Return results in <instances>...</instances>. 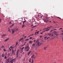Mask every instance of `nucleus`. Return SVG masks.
I'll use <instances>...</instances> for the list:
<instances>
[{
	"mask_svg": "<svg viewBox=\"0 0 63 63\" xmlns=\"http://www.w3.org/2000/svg\"><path fill=\"white\" fill-rule=\"evenodd\" d=\"M29 49L30 48L29 47V46H26V47L24 48L25 51H28L29 50Z\"/></svg>",
	"mask_w": 63,
	"mask_h": 63,
	"instance_id": "obj_1",
	"label": "nucleus"
},
{
	"mask_svg": "<svg viewBox=\"0 0 63 63\" xmlns=\"http://www.w3.org/2000/svg\"><path fill=\"white\" fill-rule=\"evenodd\" d=\"M15 30H16V31H17V30H18V29L16 28H14V30L12 29V34H14V33H15Z\"/></svg>",
	"mask_w": 63,
	"mask_h": 63,
	"instance_id": "obj_2",
	"label": "nucleus"
},
{
	"mask_svg": "<svg viewBox=\"0 0 63 63\" xmlns=\"http://www.w3.org/2000/svg\"><path fill=\"white\" fill-rule=\"evenodd\" d=\"M16 60V59H13L11 60V61L10 62V63H13V62H14V61H15V60Z\"/></svg>",
	"mask_w": 63,
	"mask_h": 63,
	"instance_id": "obj_3",
	"label": "nucleus"
},
{
	"mask_svg": "<svg viewBox=\"0 0 63 63\" xmlns=\"http://www.w3.org/2000/svg\"><path fill=\"white\" fill-rule=\"evenodd\" d=\"M48 17H47L46 18V20L45 19L44 20V21L45 22H47V21H48Z\"/></svg>",
	"mask_w": 63,
	"mask_h": 63,
	"instance_id": "obj_4",
	"label": "nucleus"
},
{
	"mask_svg": "<svg viewBox=\"0 0 63 63\" xmlns=\"http://www.w3.org/2000/svg\"><path fill=\"white\" fill-rule=\"evenodd\" d=\"M12 54H13V55H15V51H14V50L13 49H12Z\"/></svg>",
	"mask_w": 63,
	"mask_h": 63,
	"instance_id": "obj_5",
	"label": "nucleus"
},
{
	"mask_svg": "<svg viewBox=\"0 0 63 63\" xmlns=\"http://www.w3.org/2000/svg\"><path fill=\"white\" fill-rule=\"evenodd\" d=\"M19 50H17V51L16 52V55H18V52H19Z\"/></svg>",
	"mask_w": 63,
	"mask_h": 63,
	"instance_id": "obj_6",
	"label": "nucleus"
},
{
	"mask_svg": "<svg viewBox=\"0 0 63 63\" xmlns=\"http://www.w3.org/2000/svg\"><path fill=\"white\" fill-rule=\"evenodd\" d=\"M11 49H12L13 47L12 46H11L9 48V49L10 50V51H11Z\"/></svg>",
	"mask_w": 63,
	"mask_h": 63,
	"instance_id": "obj_7",
	"label": "nucleus"
},
{
	"mask_svg": "<svg viewBox=\"0 0 63 63\" xmlns=\"http://www.w3.org/2000/svg\"><path fill=\"white\" fill-rule=\"evenodd\" d=\"M8 32H11V29H10V28H8Z\"/></svg>",
	"mask_w": 63,
	"mask_h": 63,
	"instance_id": "obj_8",
	"label": "nucleus"
},
{
	"mask_svg": "<svg viewBox=\"0 0 63 63\" xmlns=\"http://www.w3.org/2000/svg\"><path fill=\"white\" fill-rule=\"evenodd\" d=\"M9 62V60L8 59H7L6 60V63H8Z\"/></svg>",
	"mask_w": 63,
	"mask_h": 63,
	"instance_id": "obj_9",
	"label": "nucleus"
},
{
	"mask_svg": "<svg viewBox=\"0 0 63 63\" xmlns=\"http://www.w3.org/2000/svg\"><path fill=\"white\" fill-rule=\"evenodd\" d=\"M32 51H30L29 53H28V55H29V54H30V53H31V52H32Z\"/></svg>",
	"mask_w": 63,
	"mask_h": 63,
	"instance_id": "obj_10",
	"label": "nucleus"
},
{
	"mask_svg": "<svg viewBox=\"0 0 63 63\" xmlns=\"http://www.w3.org/2000/svg\"><path fill=\"white\" fill-rule=\"evenodd\" d=\"M9 38H8L6 39L4 41V42H7L8 41V40H9Z\"/></svg>",
	"mask_w": 63,
	"mask_h": 63,
	"instance_id": "obj_11",
	"label": "nucleus"
},
{
	"mask_svg": "<svg viewBox=\"0 0 63 63\" xmlns=\"http://www.w3.org/2000/svg\"><path fill=\"white\" fill-rule=\"evenodd\" d=\"M23 39V38H21L19 40V41H21Z\"/></svg>",
	"mask_w": 63,
	"mask_h": 63,
	"instance_id": "obj_12",
	"label": "nucleus"
},
{
	"mask_svg": "<svg viewBox=\"0 0 63 63\" xmlns=\"http://www.w3.org/2000/svg\"><path fill=\"white\" fill-rule=\"evenodd\" d=\"M40 42H37V45H38V46L40 45Z\"/></svg>",
	"mask_w": 63,
	"mask_h": 63,
	"instance_id": "obj_13",
	"label": "nucleus"
},
{
	"mask_svg": "<svg viewBox=\"0 0 63 63\" xmlns=\"http://www.w3.org/2000/svg\"><path fill=\"white\" fill-rule=\"evenodd\" d=\"M5 47L4 45H3L1 47V48H4V47Z\"/></svg>",
	"mask_w": 63,
	"mask_h": 63,
	"instance_id": "obj_14",
	"label": "nucleus"
},
{
	"mask_svg": "<svg viewBox=\"0 0 63 63\" xmlns=\"http://www.w3.org/2000/svg\"><path fill=\"white\" fill-rule=\"evenodd\" d=\"M6 36V34H3L2 36V37H5Z\"/></svg>",
	"mask_w": 63,
	"mask_h": 63,
	"instance_id": "obj_15",
	"label": "nucleus"
},
{
	"mask_svg": "<svg viewBox=\"0 0 63 63\" xmlns=\"http://www.w3.org/2000/svg\"><path fill=\"white\" fill-rule=\"evenodd\" d=\"M36 45V43H35L34 44H33V45H32V46H33V47H35V46Z\"/></svg>",
	"mask_w": 63,
	"mask_h": 63,
	"instance_id": "obj_16",
	"label": "nucleus"
},
{
	"mask_svg": "<svg viewBox=\"0 0 63 63\" xmlns=\"http://www.w3.org/2000/svg\"><path fill=\"white\" fill-rule=\"evenodd\" d=\"M24 47H23L22 48H21V51H22V50H23V49H24Z\"/></svg>",
	"mask_w": 63,
	"mask_h": 63,
	"instance_id": "obj_17",
	"label": "nucleus"
},
{
	"mask_svg": "<svg viewBox=\"0 0 63 63\" xmlns=\"http://www.w3.org/2000/svg\"><path fill=\"white\" fill-rule=\"evenodd\" d=\"M14 25V24H13L12 25L10 26V28L12 27H13V25Z\"/></svg>",
	"mask_w": 63,
	"mask_h": 63,
	"instance_id": "obj_18",
	"label": "nucleus"
},
{
	"mask_svg": "<svg viewBox=\"0 0 63 63\" xmlns=\"http://www.w3.org/2000/svg\"><path fill=\"white\" fill-rule=\"evenodd\" d=\"M44 30L42 31L43 33H45V32L46 31V29L45 30L44 29Z\"/></svg>",
	"mask_w": 63,
	"mask_h": 63,
	"instance_id": "obj_19",
	"label": "nucleus"
},
{
	"mask_svg": "<svg viewBox=\"0 0 63 63\" xmlns=\"http://www.w3.org/2000/svg\"><path fill=\"white\" fill-rule=\"evenodd\" d=\"M44 49L46 50L47 49V47H46L44 48Z\"/></svg>",
	"mask_w": 63,
	"mask_h": 63,
	"instance_id": "obj_20",
	"label": "nucleus"
},
{
	"mask_svg": "<svg viewBox=\"0 0 63 63\" xmlns=\"http://www.w3.org/2000/svg\"><path fill=\"white\" fill-rule=\"evenodd\" d=\"M47 35H49L51 37V34L50 33H48Z\"/></svg>",
	"mask_w": 63,
	"mask_h": 63,
	"instance_id": "obj_21",
	"label": "nucleus"
},
{
	"mask_svg": "<svg viewBox=\"0 0 63 63\" xmlns=\"http://www.w3.org/2000/svg\"><path fill=\"white\" fill-rule=\"evenodd\" d=\"M52 27H53V26H51L49 27V28L50 29L51 28H52Z\"/></svg>",
	"mask_w": 63,
	"mask_h": 63,
	"instance_id": "obj_22",
	"label": "nucleus"
},
{
	"mask_svg": "<svg viewBox=\"0 0 63 63\" xmlns=\"http://www.w3.org/2000/svg\"><path fill=\"white\" fill-rule=\"evenodd\" d=\"M35 56V55H34V54L33 55H32V56L31 57V58H33L34 57V56Z\"/></svg>",
	"mask_w": 63,
	"mask_h": 63,
	"instance_id": "obj_23",
	"label": "nucleus"
},
{
	"mask_svg": "<svg viewBox=\"0 0 63 63\" xmlns=\"http://www.w3.org/2000/svg\"><path fill=\"white\" fill-rule=\"evenodd\" d=\"M31 59H30L29 60V62L31 63Z\"/></svg>",
	"mask_w": 63,
	"mask_h": 63,
	"instance_id": "obj_24",
	"label": "nucleus"
},
{
	"mask_svg": "<svg viewBox=\"0 0 63 63\" xmlns=\"http://www.w3.org/2000/svg\"><path fill=\"white\" fill-rule=\"evenodd\" d=\"M49 29V27H47V28H45L44 29H45H45Z\"/></svg>",
	"mask_w": 63,
	"mask_h": 63,
	"instance_id": "obj_25",
	"label": "nucleus"
},
{
	"mask_svg": "<svg viewBox=\"0 0 63 63\" xmlns=\"http://www.w3.org/2000/svg\"><path fill=\"white\" fill-rule=\"evenodd\" d=\"M32 41H30L29 42V44H31L32 43Z\"/></svg>",
	"mask_w": 63,
	"mask_h": 63,
	"instance_id": "obj_26",
	"label": "nucleus"
},
{
	"mask_svg": "<svg viewBox=\"0 0 63 63\" xmlns=\"http://www.w3.org/2000/svg\"><path fill=\"white\" fill-rule=\"evenodd\" d=\"M49 30V29H48L45 30L46 31H48V30Z\"/></svg>",
	"mask_w": 63,
	"mask_h": 63,
	"instance_id": "obj_27",
	"label": "nucleus"
},
{
	"mask_svg": "<svg viewBox=\"0 0 63 63\" xmlns=\"http://www.w3.org/2000/svg\"><path fill=\"white\" fill-rule=\"evenodd\" d=\"M33 35H34V34H30V35L29 36H30H30H33Z\"/></svg>",
	"mask_w": 63,
	"mask_h": 63,
	"instance_id": "obj_28",
	"label": "nucleus"
},
{
	"mask_svg": "<svg viewBox=\"0 0 63 63\" xmlns=\"http://www.w3.org/2000/svg\"><path fill=\"white\" fill-rule=\"evenodd\" d=\"M26 22V20L24 21L23 22V24H24V23L25 22Z\"/></svg>",
	"mask_w": 63,
	"mask_h": 63,
	"instance_id": "obj_29",
	"label": "nucleus"
},
{
	"mask_svg": "<svg viewBox=\"0 0 63 63\" xmlns=\"http://www.w3.org/2000/svg\"><path fill=\"white\" fill-rule=\"evenodd\" d=\"M3 51H7V50H6V49H3Z\"/></svg>",
	"mask_w": 63,
	"mask_h": 63,
	"instance_id": "obj_30",
	"label": "nucleus"
},
{
	"mask_svg": "<svg viewBox=\"0 0 63 63\" xmlns=\"http://www.w3.org/2000/svg\"><path fill=\"white\" fill-rule=\"evenodd\" d=\"M29 40V39H27L26 40H25V41H28V40Z\"/></svg>",
	"mask_w": 63,
	"mask_h": 63,
	"instance_id": "obj_31",
	"label": "nucleus"
},
{
	"mask_svg": "<svg viewBox=\"0 0 63 63\" xmlns=\"http://www.w3.org/2000/svg\"><path fill=\"white\" fill-rule=\"evenodd\" d=\"M22 25V27H24V26H25V25Z\"/></svg>",
	"mask_w": 63,
	"mask_h": 63,
	"instance_id": "obj_32",
	"label": "nucleus"
},
{
	"mask_svg": "<svg viewBox=\"0 0 63 63\" xmlns=\"http://www.w3.org/2000/svg\"><path fill=\"white\" fill-rule=\"evenodd\" d=\"M32 61L31 62V63H33V62H34V61H33V60H32Z\"/></svg>",
	"mask_w": 63,
	"mask_h": 63,
	"instance_id": "obj_33",
	"label": "nucleus"
},
{
	"mask_svg": "<svg viewBox=\"0 0 63 63\" xmlns=\"http://www.w3.org/2000/svg\"><path fill=\"white\" fill-rule=\"evenodd\" d=\"M17 45H18V44L17 43V42H16V46H17Z\"/></svg>",
	"mask_w": 63,
	"mask_h": 63,
	"instance_id": "obj_34",
	"label": "nucleus"
},
{
	"mask_svg": "<svg viewBox=\"0 0 63 63\" xmlns=\"http://www.w3.org/2000/svg\"><path fill=\"white\" fill-rule=\"evenodd\" d=\"M2 57H4V54L3 53L2 54Z\"/></svg>",
	"mask_w": 63,
	"mask_h": 63,
	"instance_id": "obj_35",
	"label": "nucleus"
},
{
	"mask_svg": "<svg viewBox=\"0 0 63 63\" xmlns=\"http://www.w3.org/2000/svg\"><path fill=\"white\" fill-rule=\"evenodd\" d=\"M7 57L6 56H5V57H4V59H7Z\"/></svg>",
	"mask_w": 63,
	"mask_h": 63,
	"instance_id": "obj_36",
	"label": "nucleus"
},
{
	"mask_svg": "<svg viewBox=\"0 0 63 63\" xmlns=\"http://www.w3.org/2000/svg\"><path fill=\"white\" fill-rule=\"evenodd\" d=\"M53 31V30H51L50 31V32H52V31Z\"/></svg>",
	"mask_w": 63,
	"mask_h": 63,
	"instance_id": "obj_37",
	"label": "nucleus"
},
{
	"mask_svg": "<svg viewBox=\"0 0 63 63\" xmlns=\"http://www.w3.org/2000/svg\"><path fill=\"white\" fill-rule=\"evenodd\" d=\"M36 26H33L32 27V28H34V27H36Z\"/></svg>",
	"mask_w": 63,
	"mask_h": 63,
	"instance_id": "obj_38",
	"label": "nucleus"
},
{
	"mask_svg": "<svg viewBox=\"0 0 63 63\" xmlns=\"http://www.w3.org/2000/svg\"><path fill=\"white\" fill-rule=\"evenodd\" d=\"M12 24V22H9V24Z\"/></svg>",
	"mask_w": 63,
	"mask_h": 63,
	"instance_id": "obj_39",
	"label": "nucleus"
},
{
	"mask_svg": "<svg viewBox=\"0 0 63 63\" xmlns=\"http://www.w3.org/2000/svg\"><path fill=\"white\" fill-rule=\"evenodd\" d=\"M57 32H56L55 31L54 32V34H55V33H56Z\"/></svg>",
	"mask_w": 63,
	"mask_h": 63,
	"instance_id": "obj_40",
	"label": "nucleus"
},
{
	"mask_svg": "<svg viewBox=\"0 0 63 63\" xmlns=\"http://www.w3.org/2000/svg\"><path fill=\"white\" fill-rule=\"evenodd\" d=\"M1 21H2V20L1 18L0 19V23H1Z\"/></svg>",
	"mask_w": 63,
	"mask_h": 63,
	"instance_id": "obj_41",
	"label": "nucleus"
},
{
	"mask_svg": "<svg viewBox=\"0 0 63 63\" xmlns=\"http://www.w3.org/2000/svg\"><path fill=\"white\" fill-rule=\"evenodd\" d=\"M55 34H56V36H59V35L57 34L56 33H55Z\"/></svg>",
	"mask_w": 63,
	"mask_h": 63,
	"instance_id": "obj_42",
	"label": "nucleus"
},
{
	"mask_svg": "<svg viewBox=\"0 0 63 63\" xmlns=\"http://www.w3.org/2000/svg\"><path fill=\"white\" fill-rule=\"evenodd\" d=\"M58 18H59V19H61V18H60V17H58Z\"/></svg>",
	"mask_w": 63,
	"mask_h": 63,
	"instance_id": "obj_43",
	"label": "nucleus"
},
{
	"mask_svg": "<svg viewBox=\"0 0 63 63\" xmlns=\"http://www.w3.org/2000/svg\"><path fill=\"white\" fill-rule=\"evenodd\" d=\"M19 24H20V25H21V24H21V22L19 23Z\"/></svg>",
	"mask_w": 63,
	"mask_h": 63,
	"instance_id": "obj_44",
	"label": "nucleus"
},
{
	"mask_svg": "<svg viewBox=\"0 0 63 63\" xmlns=\"http://www.w3.org/2000/svg\"><path fill=\"white\" fill-rule=\"evenodd\" d=\"M38 41H39V40H37L36 41V43H37V42H38Z\"/></svg>",
	"mask_w": 63,
	"mask_h": 63,
	"instance_id": "obj_45",
	"label": "nucleus"
},
{
	"mask_svg": "<svg viewBox=\"0 0 63 63\" xmlns=\"http://www.w3.org/2000/svg\"><path fill=\"white\" fill-rule=\"evenodd\" d=\"M34 59H35V58H36V56H35V57H33Z\"/></svg>",
	"mask_w": 63,
	"mask_h": 63,
	"instance_id": "obj_46",
	"label": "nucleus"
},
{
	"mask_svg": "<svg viewBox=\"0 0 63 63\" xmlns=\"http://www.w3.org/2000/svg\"><path fill=\"white\" fill-rule=\"evenodd\" d=\"M33 42H36V40H33Z\"/></svg>",
	"mask_w": 63,
	"mask_h": 63,
	"instance_id": "obj_47",
	"label": "nucleus"
},
{
	"mask_svg": "<svg viewBox=\"0 0 63 63\" xmlns=\"http://www.w3.org/2000/svg\"><path fill=\"white\" fill-rule=\"evenodd\" d=\"M62 29V28H60L59 30H61V29Z\"/></svg>",
	"mask_w": 63,
	"mask_h": 63,
	"instance_id": "obj_48",
	"label": "nucleus"
},
{
	"mask_svg": "<svg viewBox=\"0 0 63 63\" xmlns=\"http://www.w3.org/2000/svg\"><path fill=\"white\" fill-rule=\"evenodd\" d=\"M30 39H32V37H30Z\"/></svg>",
	"mask_w": 63,
	"mask_h": 63,
	"instance_id": "obj_49",
	"label": "nucleus"
},
{
	"mask_svg": "<svg viewBox=\"0 0 63 63\" xmlns=\"http://www.w3.org/2000/svg\"><path fill=\"white\" fill-rule=\"evenodd\" d=\"M39 32L38 31V32H37V34H38V33H39Z\"/></svg>",
	"mask_w": 63,
	"mask_h": 63,
	"instance_id": "obj_50",
	"label": "nucleus"
},
{
	"mask_svg": "<svg viewBox=\"0 0 63 63\" xmlns=\"http://www.w3.org/2000/svg\"><path fill=\"white\" fill-rule=\"evenodd\" d=\"M26 37H26V36H25L24 37V38L25 39V38H26Z\"/></svg>",
	"mask_w": 63,
	"mask_h": 63,
	"instance_id": "obj_51",
	"label": "nucleus"
},
{
	"mask_svg": "<svg viewBox=\"0 0 63 63\" xmlns=\"http://www.w3.org/2000/svg\"><path fill=\"white\" fill-rule=\"evenodd\" d=\"M47 38V37H44V38H45V39H46V38Z\"/></svg>",
	"mask_w": 63,
	"mask_h": 63,
	"instance_id": "obj_52",
	"label": "nucleus"
},
{
	"mask_svg": "<svg viewBox=\"0 0 63 63\" xmlns=\"http://www.w3.org/2000/svg\"><path fill=\"white\" fill-rule=\"evenodd\" d=\"M40 34H43V33L42 32H41Z\"/></svg>",
	"mask_w": 63,
	"mask_h": 63,
	"instance_id": "obj_53",
	"label": "nucleus"
},
{
	"mask_svg": "<svg viewBox=\"0 0 63 63\" xmlns=\"http://www.w3.org/2000/svg\"><path fill=\"white\" fill-rule=\"evenodd\" d=\"M41 44H42V43H40V44H39V45H41Z\"/></svg>",
	"mask_w": 63,
	"mask_h": 63,
	"instance_id": "obj_54",
	"label": "nucleus"
},
{
	"mask_svg": "<svg viewBox=\"0 0 63 63\" xmlns=\"http://www.w3.org/2000/svg\"><path fill=\"white\" fill-rule=\"evenodd\" d=\"M53 30H56V29H54Z\"/></svg>",
	"mask_w": 63,
	"mask_h": 63,
	"instance_id": "obj_55",
	"label": "nucleus"
},
{
	"mask_svg": "<svg viewBox=\"0 0 63 63\" xmlns=\"http://www.w3.org/2000/svg\"><path fill=\"white\" fill-rule=\"evenodd\" d=\"M40 18H42V16H40Z\"/></svg>",
	"mask_w": 63,
	"mask_h": 63,
	"instance_id": "obj_56",
	"label": "nucleus"
},
{
	"mask_svg": "<svg viewBox=\"0 0 63 63\" xmlns=\"http://www.w3.org/2000/svg\"><path fill=\"white\" fill-rule=\"evenodd\" d=\"M42 36H40V38H42Z\"/></svg>",
	"mask_w": 63,
	"mask_h": 63,
	"instance_id": "obj_57",
	"label": "nucleus"
},
{
	"mask_svg": "<svg viewBox=\"0 0 63 63\" xmlns=\"http://www.w3.org/2000/svg\"><path fill=\"white\" fill-rule=\"evenodd\" d=\"M36 33H37V32H35V34H36Z\"/></svg>",
	"mask_w": 63,
	"mask_h": 63,
	"instance_id": "obj_58",
	"label": "nucleus"
},
{
	"mask_svg": "<svg viewBox=\"0 0 63 63\" xmlns=\"http://www.w3.org/2000/svg\"><path fill=\"white\" fill-rule=\"evenodd\" d=\"M33 26V25H31V26L32 27Z\"/></svg>",
	"mask_w": 63,
	"mask_h": 63,
	"instance_id": "obj_59",
	"label": "nucleus"
},
{
	"mask_svg": "<svg viewBox=\"0 0 63 63\" xmlns=\"http://www.w3.org/2000/svg\"><path fill=\"white\" fill-rule=\"evenodd\" d=\"M62 35H63V33H62Z\"/></svg>",
	"mask_w": 63,
	"mask_h": 63,
	"instance_id": "obj_60",
	"label": "nucleus"
},
{
	"mask_svg": "<svg viewBox=\"0 0 63 63\" xmlns=\"http://www.w3.org/2000/svg\"><path fill=\"white\" fill-rule=\"evenodd\" d=\"M53 36V34H52V36Z\"/></svg>",
	"mask_w": 63,
	"mask_h": 63,
	"instance_id": "obj_61",
	"label": "nucleus"
},
{
	"mask_svg": "<svg viewBox=\"0 0 63 63\" xmlns=\"http://www.w3.org/2000/svg\"><path fill=\"white\" fill-rule=\"evenodd\" d=\"M62 41H63V38H62Z\"/></svg>",
	"mask_w": 63,
	"mask_h": 63,
	"instance_id": "obj_62",
	"label": "nucleus"
},
{
	"mask_svg": "<svg viewBox=\"0 0 63 63\" xmlns=\"http://www.w3.org/2000/svg\"><path fill=\"white\" fill-rule=\"evenodd\" d=\"M15 52H16V49H15Z\"/></svg>",
	"mask_w": 63,
	"mask_h": 63,
	"instance_id": "obj_63",
	"label": "nucleus"
},
{
	"mask_svg": "<svg viewBox=\"0 0 63 63\" xmlns=\"http://www.w3.org/2000/svg\"><path fill=\"white\" fill-rule=\"evenodd\" d=\"M48 39H49V38H50V37H48Z\"/></svg>",
	"mask_w": 63,
	"mask_h": 63,
	"instance_id": "obj_64",
	"label": "nucleus"
}]
</instances>
